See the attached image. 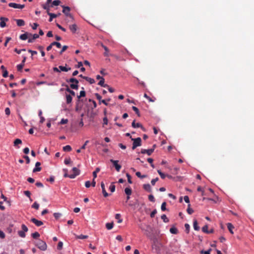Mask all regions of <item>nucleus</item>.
I'll return each mask as SVG.
<instances>
[{
  "label": "nucleus",
  "instance_id": "nucleus-1",
  "mask_svg": "<svg viewBox=\"0 0 254 254\" xmlns=\"http://www.w3.org/2000/svg\"><path fill=\"white\" fill-rule=\"evenodd\" d=\"M67 82H71L72 83L70 85V87L71 88L73 89H77L78 88V81L74 78H71L69 79L66 80Z\"/></svg>",
  "mask_w": 254,
  "mask_h": 254
},
{
  "label": "nucleus",
  "instance_id": "nucleus-2",
  "mask_svg": "<svg viewBox=\"0 0 254 254\" xmlns=\"http://www.w3.org/2000/svg\"><path fill=\"white\" fill-rule=\"evenodd\" d=\"M36 245L42 251H45L47 249V246L46 243L41 240H37L36 243Z\"/></svg>",
  "mask_w": 254,
  "mask_h": 254
},
{
  "label": "nucleus",
  "instance_id": "nucleus-3",
  "mask_svg": "<svg viewBox=\"0 0 254 254\" xmlns=\"http://www.w3.org/2000/svg\"><path fill=\"white\" fill-rule=\"evenodd\" d=\"M131 140L133 141L132 149H135L137 147L140 146L141 145V139L140 137H137L133 139L131 138Z\"/></svg>",
  "mask_w": 254,
  "mask_h": 254
},
{
  "label": "nucleus",
  "instance_id": "nucleus-4",
  "mask_svg": "<svg viewBox=\"0 0 254 254\" xmlns=\"http://www.w3.org/2000/svg\"><path fill=\"white\" fill-rule=\"evenodd\" d=\"M21 228L22 230L19 231L18 232V234L20 237L25 238L26 236L25 233L28 231V229L27 227V226L24 224H22Z\"/></svg>",
  "mask_w": 254,
  "mask_h": 254
},
{
  "label": "nucleus",
  "instance_id": "nucleus-5",
  "mask_svg": "<svg viewBox=\"0 0 254 254\" xmlns=\"http://www.w3.org/2000/svg\"><path fill=\"white\" fill-rule=\"evenodd\" d=\"M63 9V12L67 16H69L71 18H73L72 16L69 13L70 8L68 6H62Z\"/></svg>",
  "mask_w": 254,
  "mask_h": 254
},
{
  "label": "nucleus",
  "instance_id": "nucleus-6",
  "mask_svg": "<svg viewBox=\"0 0 254 254\" xmlns=\"http://www.w3.org/2000/svg\"><path fill=\"white\" fill-rule=\"evenodd\" d=\"M72 172H73V174H70V176H69V178L70 179L75 178L77 176L79 175L80 174V170L76 167H73L72 168Z\"/></svg>",
  "mask_w": 254,
  "mask_h": 254
},
{
  "label": "nucleus",
  "instance_id": "nucleus-7",
  "mask_svg": "<svg viewBox=\"0 0 254 254\" xmlns=\"http://www.w3.org/2000/svg\"><path fill=\"white\" fill-rule=\"evenodd\" d=\"M8 6L10 7H13L14 8H19V9H22L25 7L24 4H17L16 3H14V2L9 3Z\"/></svg>",
  "mask_w": 254,
  "mask_h": 254
},
{
  "label": "nucleus",
  "instance_id": "nucleus-8",
  "mask_svg": "<svg viewBox=\"0 0 254 254\" xmlns=\"http://www.w3.org/2000/svg\"><path fill=\"white\" fill-rule=\"evenodd\" d=\"M110 162L113 163L117 171L119 172L121 169V166L118 164V160L111 159Z\"/></svg>",
  "mask_w": 254,
  "mask_h": 254
},
{
  "label": "nucleus",
  "instance_id": "nucleus-9",
  "mask_svg": "<svg viewBox=\"0 0 254 254\" xmlns=\"http://www.w3.org/2000/svg\"><path fill=\"white\" fill-rule=\"evenodd\" d=\"M101 187L102 188V191L104 197H106L109 195V193L106 191L105 189V184L103 182L101 183Z\"/></svg>",
  "mask_w": 254,
  "mask_h": 254
},
{
  "label": "nucleus",
  "instance_id": "nucleus-10",
  "mask_svg": "<svg viewBox=\"0 0 254 254\" xmlns=\"http://www.w3.org/2000/svg\"><path fill=\"white\" fill-rule=\"evenodd\" d=\"M154 148H151L149 149H142L141 150V153L142 154H147L148 155H150L154 151Z\"/></svg>",
  "mask_w": 254,
  "mask_h": 254
},
{
  "label": "nucleus",
  "instance_id": "nucleus-11",
  "mask_svg": "<svg viewBox=\"0 0 254 254\" xmlns=\"http://www.w3.org/2000/svg\"><path fill=\"white\" fill-rule=\"evenodd\" d=\"M31 221L34 223L38 227L41 226L43 224V223L42 221L38 220L34 218H31Z\"/></svg>",
  "mask_w": 254,
  "mask_h": 254
},
{
  "label": "nucleus",
  "instance_id": "nucleus-12",
  "mask_svg": "<svg viewBox=\"0 0 254 254\" xmlns=\"http://www.w3.org/2000/svg\"><path fill=\"white\" fill-rule=\"evenodd\" d=\"M39 37V36L37 34H35L34 35L32 34V36H30L29 37L28 42L29 43H33L34 41Z\"/></svg>",
  "mask_w": 254,
  "mask_h": 254
},
{
  "label": "nucleus",
  "instance_id": "nucleus-13",
  "mask_svg": "<svg viewBox=\"0 0 254 254\" xmlns=\"http://www.w3.org/2000/svg\"><path fill=\"white\" fill-rule=\"evenodd\" d=\"M0 26L1 27L3 28L5 27L6 24L5 21H7L8 20V18L1 17L0 18Z\"/></svg>",
  "mask_w": 254,
  "mask_h": 254
},
{
  "label": "nucleus",
  "instance_id": "nucleus-14",
  "mask_svg": "<svg viewBox=\"0 0 254 254\" xmlns=\"http://www.w3.org/2000/svg\"><path fill=\"white\" fill-rule=\"evenodd\" d=\"M30 36H32V34L26 32L24 34H21L19 38L22 40H26Z\"/></svg>",
  "mask_w": 254,
  "mask_h": 254
},
{
  "label": "nucleus",
  "instance_id": "nucleus-15",
  "mask_svg": "<svg viewBox=\"0 0 254 254\" xmlns=\"http://www.w3.org/2000/svg\"><path fill=\"white\" fill-rule=\"evenodd\" d=\"M48 15L50 16V18L49 21L50 22H51L53 20V19L54 18H56L58 16H60L61 15L60 13H59L58 14H55L51 12H48Z\"/></svg>",
  "mask_w": 254,
  "mask_h": 254
},
{
  "label": "nucleus",
  "instance_id": "nucleus-16",
  "mask_svg": "<svg viewBox=\"0 0 254 254\" xmlns=\"http://www.w3.org/2000/svg\"><path fill=\"white\" fill-rule=\"evenodd\" d=\"M41 163L39 162H37L35 164V168L33 170V172L35 173L36 172H39L41 170V168L40 167Z\"/></svg>",
  "mask_w": 254,
  "mask_h": 254
},
{
  "label": "nucleus",
  "instance_id": "nucleus-17",
  "mask_svg": "<svg viewBox=\"0 0 254 254\" xmlns=\"http://www.w3.org/2000/svg\"><path fill=\"white\" fill-rule=\"evenodd\" d=\"M131 126L133 127H141L142 129H144L140 123L135 124V121H133L132 123Z\"/></svg>",
  "mask_w": 254,
  "mask_h": 254
},
{
  "label": "nucleus",
  "instance_id": "nucleus-18",
  "mask_svg": "<svg viewBox=\"0 0 254 254\" xmlns=\"http://www.w3.org/2000/svg\"><path fill=\"white\" fill-rule=\"evenodd\" d=\"M105 79L104 78H102V79L100 80L99 82H98V85L102 87H109V86L107 84H106L104 83Z\"/></svg>",
  "mask_w": 254,
  "mask_h": 254
},
{
  "label": "nucleus",
  "instance_id": "nucleus-19",
  "mask_svg": "<svg viewBox=\"0 0 254 254\" xmlns=\"http://www.w3.org/2000/svg\"><path fill=\"white\" fill-rule=\"evenodd\" d=\"M143 189L148 192L151 191V188L150 185L149 184H144L143 186Z\"/></svg>",
  "mask_w": 254,
  "mask_h": 254
},
{
  "label": "nucleus",
  "instance_id": "nucleus-20",
  "mask_svg": "<svg viewBox=\"0 0 254 254\" xmlns=\"http://www.w3.org/2000/svg\"><path fill=\"white\" fill-rule=\"evenodd\" d=\"M227 228H228L229 231H230V232L232 234H233L234 233V232L233 231V229L234 228V227L233 226V225L230 223H228L227 224Z\"/></svg>",
  "mask_w": 254,
  "mask_h": 254
},
{
  "label": "nucleus",
  "instance_id": "nucleus-21",
  "mask_svg": "<svg viewBox=\"0 0 254 254\" xmlns=\"http://www.w3.org/2000/svg\"><path fill=\"white\" fill-rule=\"evenodd\" d=\"M16 24L18 26H22L25 25V22L22 19H16Z\"/></svg>",
  "mask_w": 254,
  "mask_h": 254
},
{
  "label": "nucleus",
  "instance_id": "nucleus-22",
  "mask_svg": "<svg viewBox=\"0 0 254 254\" xmlns=\"http://www.w3.org/2000/svg\"><path fill=\"white\" fill-rule=\"evenodd\" d=\"M59 68L60 69V70L63 71H65V72H67V71L71 70L70 67H66L65 66H63L62 65L59 66Z\"/></svg>",
  "mask_w": 254,
  "mask_h": 254
},
{
  "label": "nucleus",
  "instance_id": "nucleus-23",
  "mask_svg": "<svg viewBox=\"0 0 254 254\" xmlns=\"http://www.w3.org/2000/svg\"><path fill=\"white\" fill-rule=\"evenodd\" d=\"M69 29L72 33H74L76 31L77 26L75 24L71 25L69 26Z\"/></svg>",
  "mask_w": 254,
  "mask_h": 254
},
{
  "label": "nucleus",
  "instance_id": "nucleus-24",
  "mask_svg": "<svg viewBox=\"0 0 254 254\" xmlns=\"http://www.w3.org/2000/svg\"><path fill=\"white\" fill-rule=\"evenodd\" d=\"M125 192L127 195H130L132 193V190L130 187H127L125 189Z\"/></svg>",
  "mask_w": 254,
  "mask_h": 254
},
{
  "label": "nucleus",
  "instance_id": "nucleus-25",
  "mask_svg": "<svg viewBox=\"0 0 254 254\" xmlns=\"http://www.w3.org/2000/svg\"><path fill=\"white\" fill-rule=\"evenodd\" d=\"M72 100V98L70 95H66V102L67 104H70Z\"/></svg>",
  "mask_w": 254,
  "mask_h": 254
},
{
  "label": "nucleus",
  "instance_id": "nucleus-26",
  "mask_svg": "<svg viewBox=\"0 0 254 254\" xmlns=\"http://www.w3.org/2000/svg\"><path fill=\"white\" fill-rule=\"evenodd\" d=\"M102 47L104 48V49L105 51V52L104 53V55L105 56H109V49H108V48L106 46L104 45L103 44H102Z\"/></svg>",
  "mask_w": 254,
  "mask_h": 254
},
{
  "label": "nucleus",
  "instance_id": "nucleus-27",
  "mask_svg": "<svg viewBox=\"0 0 254 254\" xmlns=\"http://www.w3.org/2000/svg\"><path fill=\"white\" fill-rule=\"evenodd\" d=\"M84 79H85L87 81L89 82L90 84H93L95 82V81L93 78H91L87 76L84 77Z\"/></svg>",
  "mask_w": 254,
  "mask_h": 254
},
{
  "label": "nucleus",
  "instance_id": "nucleus-28",
  "mask_svg": "<svg viewBox=\"0 0 254 254\" xmlns=\"http://www.w3.org/2000/svg\"><path fill=\"white\" fill-rule=\"evenodd\" d=\"M65 86L66 87V88L65 89L66 91L69 92L70 93V94H71V95L74 96L75 95V92L73 91V90L70 89L67 85H66Z\"/></svg>",
  "mask_w": 254,
  "mask_h": 254
},
{
  "label": "nucleus",
  "instance_id": "nucleus-29",
  "mask_svg": "<svg viewBox=\"0 0 254 254\" xmlns=\"http://www.w3.org/2000/svg\"><path fill=\"white\" fill-rule=\"evenodd\" d=\"M193 228L195 230L198 231L199 230V227L198 226L197 222L196 220L193 221Z\"/></svg>",
  "mask_w": 254,
  "mask_h": 254
},
{
  "label": "nucleus",
  "instance_id": "nucleus-30",
  "mask_svg": "<svg viewBox=\"0 0 254 254\" xmlns=\"http://www.w3.org/2000/svg\"><path fill=\"white\" fill-rule=\"evenodd\" d=\"M121 216L120 214L118 213L115 215V218L118 220V222L119 223H121L123 222V219H121Z\"/></svg>",
  "mask_w": 254,
  "mask_h": 254
},
{
  "label": "nucleus",
  "instance_id": "nucleus-31",
  "mask_svg": "<svg viewBox=\"0 0 254 254\" xmlns=\"http://www.w3.org/2000/svg\"><path fill=\"white\" fill-rule=\"evenodd\" d=\"M75 237L76 239H87L88 237V236L87 235H76Z\"/></svg>",
  "mask_w": 254,
  "mask_h": 254
},
{
  "label": "nucleus",
  "instance_id": "nucleus-32",
  "mask_svg": "<svg viewBox=\"0 0 254 254\" xmlns=\"http://www.w3.org/2000/svg\"><path fill=\"white\" fill-rule=\"evenodd\" d=\"M51 6H50L49 4H44L43 5V8L44 9H46L47 10V14H48V12H50V7Z\"/></svg>",
  "mask_w": 254,
  "mask_h": 254
},
{
  "label": "nucleus",
  "instance_id": "nucleus-33",
  "mask_svg": "<svg viewBox=\"0 0 254 254\" xmlns=\"http://www.w3.org/2000/svg\"><path fill=\"white\" fill-rule=\"evenodd\" d=\"M170 232L173 234H177L178 233V230L175 227H172L170 229Z\"/></svg>",
  "mask_w": 254,
  "mask_h": 254
},
{
  "label": "nucleus",
  "instance_id": "nucleus-34",
  "mask_svg": "<svg viewBox=\"0 0 254 254\" xmlns=\"http://www.w3.org/2000/svg\"><path fill=\"white\" fill-rule=\"evenodd\" d=\"M71 147L70 145H67L63 147V150L64 151L69 152L71 150Z\"/></svg>",
  "mask_w": 254,
  "mask_h": 254
},
{
  "label": "nucleus",
  "instance_id": "nucleus-35",
  "mask_svg": "<svg viewBox=\"0 0 254 254\" xmlns=\"http://www.w3.org/2000/svg\"><path fill=\"white\" fill-rule=\"evenodd\" d=\"M61 1L59 0H54L52 2V5H51V7L53 6L54 5L57 6L59 5L61 3Z\"/></svg>",
  "mask_w": 254,
  "mask_h": 254
},
{
  "label": "nucleus",
  "instance_id": "nucleus-36",
  "mask_svg": "<svg viewBox=\"0 0 254 254\" xmlns=\"http://www.w3.org/2000/svg\"><path fill=\"white\" fill-rule=\"evenodd\" d=\"M161 217V219L163 220V221L165 223H167L169 221V219L167 218L165 214H163Z\"/></svg>",
  "mask_w": 254,
  "mask_h": 254
},
{
  "label": "nucleus",
  "instance_id": "nucleus-37",
  "mask_svg": "<svg viewBox=\"0 0 254 254\" xmlns=\"http://www.w3.org/2000/svg\"><path fill=\"white\" fill-rule=\"evenodd\" d=\"M113 223H108L106 224V227L108 230H111L113 227Z\"/></svg>",
  "mask_w": 254,
  "mask_h": 254
},
{
  "label": "nucleus",
  "instance_id": "nucleus-38",
  "mask_svg": "<svg viewBox=\"0 0 254 254\" xmlns=\"http://www.w3.org/2000/svg\"><path fill=\"white\" fill-rule=\"evenodd\" d=\"M190 206V204H189L187 211L189 214H191L193 212V210Z\"/></svg>",
  "mask_w": 254,
  "mask_h": 254
},
{
  "label": "nucleus",
  "instance_id": "nucleus-39",
  "mask_svg": "<svg viewBox=\"0 0 254 254\" xmlns=\"http://www.w3.org/2000/svg\"><path fill=\"white\" fill-rule=\"evenodd\" d=\"M115 189H116V187L114 185V183H112L109 187V190L112 192H113L115 191Z\"/></svg>",
  "mask_w": 254,
  "mask_h": 254
},
{
  "label": "nucleus",
  "instance_id": "nucleus-40",
  "mask_svg": "<svg viewBox=\"0 0 254 254\" xmlns=\"http://www.w3.org/2000/svg\"><path fill=\"white\" fill-rule=\"evenodd\" d=\"M100 171L99 168H96L95 170L93 172V176L94 179L97 177V174Z\"/></svg>",
  "mask_w": 254,
  "mask_h": 254
},
{
  "label": "nucleus",
  "instance_id": "nucleus-41",
  "mask_svg": "<svg viewBox=\"0 0 254 254\" xmlns=\"http://www.w3.org/2000/svg\"><path fill=\"white\" fill-rule=\"evenodd\" d=\"M52 45L56 46L58 48H61L62 46L60 43L57 42H53L52 43Z\"/></svg>",
  "mask_w": 254,
  "mask_h": 254
},
{
  "label": "nucleus",
  "instance_id": "nucleus-42",
  "mask_svg": "<svg viewBox=\"0 0 254 254\" xmlns=\"http://www.w3.org/2000/svg\"><path fill=\"white\" fill-rule=\"evenodd\" d=\"M22 143V141L21 139L17 138L14 141V145L16 146L18 144H20Z\"/></svg>",
  "mask_w": 254,
  "mask_h": 254
},
{
  "label": "nucleus",
  "instance_id": "nucleus-43",
  "mask_svg": "<svg viewBox=\"0 0 254 254\" xmlns=\"http://www.w3.org/2000/svg\"><path fill=\"white\" fill-rule=\"evenodd\" d=\"M132 109L135 112V113L137 115V116L138 117H139L140 116V114H139V111L137 107H135V106H132Z\"/></svg>",
  "mask_w": 254,
  "mask_h": 254
},
{
  "label": "nucleus",
  "instance_id": "nucleus-44",
  "mask_svg": "<svg viewBox=\"0 0 254 254\" xmlns=\"http://www.w3.org/2000/svg\"><path fill=\"white\" fill-rule=\"evenodd\" d=\"M166 206V202H164L162 203L161 206V209L162 211H164L167 210Z\"/></svg>",
  "mask_w": 254,
  "mask_h": 254
},
{
  "label": "nucleus",
  "instance_id": "nucleus-45",
  "mask_svg": "<svg viewBox=\"0 0 254 254\" xmlns=\"http://www.w3.org/2000/svg\"><path fill=\"white\" fill-rule=\"evenodd\" d=\"M136 175L138 177V178H140L141 179H143V178H146L147 176L146 175H141L140 172H137L136 173Z\"/></svg>",
  "mask_w": 254,
  "mask_h": 254
},
{
  "label": "nucleus",
  "instance_id": "nucleus-46",
  "mask_svg": "<svg viewBox=\"0 0 254 254\" xmlns=\"http://www.w3.org/2000/svg\"><path fill=\"white\" fill-rule=\"evenodd\" d=\"M32 237L34 238V239H37L38 238V237H40V234L38 232H36L34 233H33L32 234Z\"/></svg>",
  "mask_w": 254,
  "mask_h": 254
},
{
  "label": "nucleus",
  "instance_id": "nucleus-47",
  "mask_svg": "<svg viewBox=\"0 0 254 254\" xmlns=\"http://www.w3.org/2000/svg\"><path fill=\"white\" fill-rule=\"evenodd\" d=\"M208 226L207 225H205L202 228V231L205 233H207L208 234Z\"/></svg>",
  "mask_w": 254,
  "mask_h": 254
},
{
  "label": "nucleus",
  "instance_id": "nucleus-48",
  "mask_svg": "<svg viewBox=\"0 0 254 254\" xmlns=\"http://www.w3.org/2000/svg\"><path fill=\"white\" fill-rule=\"evenodd\" d=\"M32 207L36 209H38L39 208V204L37 202H35L32 205Z\"/></svg>",
  "mask_w": 254,
  "mask_h": 254
},
{
  "label": "nucleus",
  "instance_id": "nucleus-49",
  "mask_svg": "<svg viewBox=\"0 0 254 254\" xmlns=\"http://www.w3.org/2000/svg\"><path fill=\"white\" fill-rule=\"evenodd\" d=\"M85 94V92L84 90H82L80 92V95L78 96L77 97L78 99H79L80 97H84Z\"/></svg>",
  "mask_w": 254,
  "mask_h": 254
},
{
  "label": "nucleus",
  "instance_id": "nucleus-50",
  "mask_svg": "<svg viewBox=\"0 0 254 254\" xmlns=\"http://www.w3.org/2000/svg\"><path fill=\"white\" fill-rule=\"evenodd\" d=\"M185 229H186V232L187 233H189V231H190V228L189 224H187V223L185 224Z\"/></svg>",
  "mask_w": 254,
  "mask_h": 254
},
{
  "label": "nucleus",
  "instance_id": "nucleus-51",
  "mask_svg": "<svg viewBox=\"0 0 254 254\" xmlns=\"http://www.w3.org/2000/svg\"><path fill=\"white\" fill-rule=\"evenodd\" d=\"M211 251V249H210L207 251H204L203 250H202L200 251V253L201 254H210V252Z\"/></svg>",
  "mask_w": 254,
  "mask_h": 254
},
{
  "label": "nucleus",
  "instance_id": "nucleus-52",
  "mask_svg": "<svg viewBox=\"0 0 254 254\" xmlns=\"http://www.w3.org/2000/svg\"><path fill=\"white\" fill-rule=\"evenodd\" d=\"M148 199L151 202H154L155 200L154 196L152 194H150L148 196Z\"/></svg>",
  "mask_w": 254,
  "mask_h": 254
},
{
  "label": "nucleus",
  "instance_id": "nucleus-53",
  "mask_svg": "<svg viewBox=\"0 0 254 254\" xmlns=\"http://www.w3.org/2000/svg\"><path fill=\"white\" fill-rule=\"evenodd\" d=\"M126 176H127V181H128V182L129 184H132V182L131 180V176H130V175L129 174L127 173L126 174Z\"/></svg>",
  "mask_w": 254,
  "mask_h": 254
},
{
  "label": "nucleus",
  "instance_id": "nucleus-54",
  "mask_svg": "<svg viewBox=\"0 0 254 254\" xmlns=\"http://www.w3.org/2000/svg\"><path fill=\"white\" fill-rule=\"evenodd\" d=\"M144 97L148 99L149 102H154V100H152L150 97H149L146 93L144 94Z\"/></svg>",
  "mask_w": 254,
  "mask_h": 254
},
{
  "label": "nucleus",
  "instance_id": "nucleus-55",
  "mask_svg": "<svg viewBox=\"0 0 254 254\" xmlns=\"http://www.w3.org/2000/svg\"><path fill=\"white\" fill-rule=\"evenodd\" d=\"M67 122H68L67 119H62L60 122V124L62 125H64V124H65L67 123Z\"/></svg>",
  "mask_w": 254,
  "mask_h": 254
},
{
  "label": "nucleus",
  "instance_id": "nucleus-56",
  "mask_svg": "<svg viewBox=\"0 0 254 254\" xmlns=\"http://www.w3.org/2000/svg\"><path fill=\"white\" fill-rule=\"evenodd\" d=\"M63 243L62 242H59L58 244V247H57V248L59 250H61L63 248Z\"/></svg>",
  "mask_w": 254,
  "mask_h": 254
},
{
  "label": "nucleus",
  "instance_id": "nucleus-57",
  "mask_svg": "<svg viewBox=\"0 0 254 254\" xmlns=\"http://www.w3.org/2000/svg\"><path fill=\"white\" fill-rule=\"evenodd\" d=\"M70 162H71V159L70 158H66L64 161V164L66 165L69 164Z\"/></svg>",
  "mask_w": 254,
  "mask_h": 254
},
{
  "label": "nucleus",
  "instance_id": "nucleus-58",
  "mask_svg": "<svg viewBox=\"0 0 254 254\" xmlns=\"http://www.w3.org/2000/svg\"><path fill=\"white\" fill-rule=\"evenodd\" d=\"M24 65H23L22 64H18L17 65V70L18 71H21Z\"/></svg>",
  "mask_w": 254,
  "mask_h": 254
},
{
  "label": "nucleus",
  "instance_id": "nucleus-59",
  "mask_svg": "<svg viewBox=\"0 0 254 254\" xmlns=\"http://www.w3.org/2000/svg\"><path fill=\"white\" fill-rule=\"evenodd\" d=\"M54 216L55 218L57 219L61 217V214L60 213H54Z\"/></svg>",
  "mask_w": 254,
  "mask_h": 254
},
{
  "label": "nucleus",
  "instance_id": "nucleus-60",
  "mask_svg": "<svg viewBox=\"0 0 254 254\" xmlns=\"http://www.w3.org/2000/svg\"><path fill=\"white\" fill-rule=\"evenodd\" d=\"M157 213V210L156 209H154L153 211H152L150 214V217L151 218H153L154 216H155V215Z\"/></svg>",
  "mask_w": 254,
  "mask_h": 254
},
{
  "label": "nucleus",
  "instance_id": "nucleus-61",
  "mask_svg": "<svg viewBox=\"0 0 254 254\" xmlns=\"http://www.w3.org/2000/svg\"><path fill=\"white\" fill-rule=\"evenodd\" d=\"M197 191H201V195H205V193H204V191L202 190V188L201 187H198L197 189Z\"/></svg>",
  "mask_w": 254,
  "mask_h": 254
},
{
  "label": "nucleus",
  "instance_id": "nucleus-62",
  "mask_svg": "<svg viewBox=\"0 0 254 254\" xmlns=\"http://www.w3.org/2000/svg\"><path fill=\"white\" fill-rule=\"evenodd\" d=\"M158 178H156L155 179H152V180H151V184H152L153 186L155 185V184L156 182L157 181H158Z\"/></svg>",
  "mask_w": 254,
  "mask_h": 254
},
{
  "label": "nucleus",
  "instance_id": "nucleus-63",
  "mask_svg": "<svg viewBox=\"0 0 254 254\" xmlns=\"http://www.w3.org/2000/svg\"><path fill=\"white\" fill-rule=\"evenodd\" d=\"M5 113L6 115L8 116L10 114V110L9 108H6L5 109Z\"/></svg>",
  "mask_w": 254,
  "mask_h": 254
},
{
  "label": "nucleus",
  "instance_id": "nucleus-64",
  "mask_svg": "<svg viewBox=\"0 0 254 254\" xmlns=\"http://www.w3.org/2000/svg\"><path fill=\"white\" fill-rule=\"evenodd\" d=\"M85 186L87 188H89L91 186L90 182L89 181H86L85 183Z\"/></svg>",
  "mask_w": 254,
  "mask_h": 254
}]
</instances>
